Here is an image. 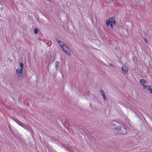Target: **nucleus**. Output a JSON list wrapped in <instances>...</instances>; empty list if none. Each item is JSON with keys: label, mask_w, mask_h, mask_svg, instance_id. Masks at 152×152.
Returning <instances> with one entry per match:
<instances>
[{"label": "nucleus", "mask_w": 152, "mask_h": 152, "mask_svg": "<svg viewBox=\"0 0 152 152\" xmlns=\"http://www.w3.org/2000/svg\"><path fill=\"white\" fill-rule=\"evenodd\" d=\"M60 64V63L58 61H56L55 63V65L56 66L55 67L56 68V70H57L58 69H59V65Z\"/></svg>", "instance_id": "9d476101"}, {"label": "nucleus", "mask_w": 152, "mask_h": 152, "mask_svg": "<svg viewBox=\"0 0 152 152\" xmlns=\"http://www.w3.org/2000/svg\"><path fill=\"white\" fill-rule=\"evenodd\" d=\"M34 32L35 34H37L38 32V30L37 29H35L34 30Z\"/></svg>", "instance_id": "ddd939ff"}, {"label": "nucleus", "mask_w": 152, "mask_h": 152, "mask_svg": "<svg viewBox=\"0 0 152 152\" xmlns=\"http://www.w3.org/2000/svg\"><path fill=\"white\" fill-rule=\"evenodd\" d=\"M115 122L118 124H120V123L119 122L115 120H113L109 121L108 124L110 125L111 126L113 127V129H114L116 130H121L122 132H125L126 131V129L124 128V127H123L122 129L121 130V126L120 125L117 126L115 124L113 123V122Z\"/></svg>", "instance_id": "f257e3e1"}, {"label": "nucleus", "mask_w": 152, "mask_h": 152, "mask_svg": "<svg viewBox=\"0 0 152 152\" xmlns=\"http://www.w3.org/2000/svg\"><path fill=\"white\" fill-rule=\"evenodd\" d=\"M23 64L22 62H20V69H18V71L21 70V71H23Z\"/></svg>", "instance_id": "1a4fd4ad"}, {"label": "nucleus", "mask_w": 152, "mask_h": 152, "mask_svg": "<svg viewBox=\"0 0 152 152\" xmlns=\"http://www.w3.org/2000/svg\"><path fill=\"white\" fill-rule=\"evenodd\" d=\"M128 70V68L126 66H123L121 68L122 73L124 74H126L127 73Z\"/></svg>", "instance_id": "423d86ee"}, {"label": "nucleus", "mask_w": 152, "mask_h": 152, "mask_svg": "<svg viewBox=\"0 0 152 152\" xmlns=\"http://www.w3.org/2000/svg\"><path fill=\"white\" fill-rule=\"evenodd\" d=\"M55 40L58 43L60 41V40L58 38L56 37L55 38Z\"/></svg>", "instance_id": "f8f14e48"}, {"label": "nucleus", "mask_w": 152, "mask_h": 152, "mask_svg": "<svg viewBox=\"0 0 152 152\" xmlns=\"http://www.w3.org/2000/svg\"><path fill=\"white\" fill-rule=\"evenodd\" d=\"M105 23L107 27L110 26L111 29H113V24L115 25L116 23V21L115 18L114 17L109 18L108 19L105 20Z\"/></svg>", "instance_id": "f03ea898"}, {"label": "nucleus", "mask_w": 152, "mask_h": 152, "mask_svg": "<svg viewBox=\"0 0 152 152\" xmlns=\"http://www.w3.org/2000/svg\"><path fill=\"white\" fill-rule=\"evenodd\" d=\"M62 74V77H63V74L62 73H61Z\"/></svg>", "instance_id": "f3484780"}, {"label": "nucleus", "mask_w": 152, "mask_h": 152, "mask_svg": "<svg viewBox=\"0 0 152 152\" xmlns=\"http://www.w3.org/2000/svg\"><path fill=\"white\" fill-rule=\"evenodd\" d=\"M58 45L61 47L62 48H63V47H64L65 45H66V44H65L63 42L60 41L59 42H58Z\"/></svg>", "instance_id": "6e6552de"}, {"label": "nucleus", "mask_w": 152, "mask_h": 152, "mask_svg": "<svg viewBox=\"0 0 152 152\" xmlns=\"http://www.w3.org/2000/svg\"><path fill=\"white\" fill-rule=\"evenodd\" d=\"M101 93L102 94V96L103 98V99L105 100L106 101L107 100V98L105 96V93L104 91L102 89H101L100 91Z\"/></svg>", "instance_id": "0eeeda50"}, {"label": "nucleus", "mask_w": 152, "mask_h": 152, "mask_svg": "<svg viewBox=\"0 0 152 152\" xmlns=\"http://www.w3.org/2000/svg\"><path fill=\"white\" fill-rule=\"evenodd\" d=\"M20 123L21 124H20V125L21 126H22L24 128V127L23 126V124L22 123H21L20 122Z\"/></svg>", "instance_id": "dca6fc26"}, {"label": "nucleus", "mask_w": 152, "mask_h": 152, "mask_svg": "<svg viewBox=\"0 0 152 152\" xmlns=\"http://www.w3.org/2000/svg\"><path fill=\"white\" fill-rule=\"evenodd\" d=\"M69 123L66 121H65L64 122H63V125L65 127L66 126V125H67L68 126L69 125Z\"/></svg>", "instance_id": "9b49d317"}, {"label": "nucleus", "mask_w": 152, "mask_h": 152, "mask_svg": "<svg viewBox=\"0 0 152 152\" xmlns=\"http://www.w3.org/2000/svg\"><path fill=\"white\" fill-rule=\"evenodd\" d=\"M62 49L66 54L68 56H70L71 55L69 49L66 45H65L64 47H63Z\"/></svg>", "instance_id": "20e7f679"}, {"label": "nucleus", "mask_w": 152, "mask_h": 152, "mask_svg": "<svg viewBox=\"0 0 152 152\" xmlns=\"http://www.w3.org/2000/svg\"><path fill=\"white\" fill-rule=\"evenodd\" d=\"M110 66L114 67H115L113 66V64H109Z\"/></svg>", "instance_id": "2eb2a0df"}, {"label": "nucleus", "mask_w": 152, "mask_h": 152, "mask_svg": "<svg viewBox=\"0 0 152 152\" xmlns=\"http://www.w3.org/2000/svg\"><path fill=\"white\" fill-rule=\"evenodd\" d=\"M143 39H144V41H145V42H146V43L148 42V39H146L145 38H143Z\"/></svg>", "instance_id": "4468645a"}, {"label": "nucleus", "mask_w": 152, "mask_h": 152, "mask_svg": "<svg viewBox=\"0 0 152 152\" xmlns=\"http://www.w3.org/2000/svg\"><path fill=\"white\" fill-rule=\"evenodd\" d=\"M20 125V123H18Z\"/></svg>", "instance_id": "a211bd4d"}, {"label": "nucleus", "mask_w": 152, "mask_h": 152, "mask_svg": "<svg viewBox=\"0 0 152 152\" xmlns=\"http://www.w3.org/2000/svg\"><path fill=\"white\" fill-rule=\"evenodd\" d=\"M18 69L16 70V73L18 76V78L19 80H21L23 78V71H18Z\"/></svg>", "instance_id": "39448f33"}, {"label": "nucleus", "mask_w": 152, "mask_h": 152, "mask_svg": "<svg viewBox=\"0 0 152 152\" xmlns=\"http://www.w3.org/2000/svg\"><path fill=\"white\" fill-rule=\"evenodd\" d=\"M147 81L143 79H142L140 80V84L143 87V88L144 89H146L149 91L152 94V86L147 85L145 86V83H148Z\"/></svg>", "instance_id": "7ed1b4c3"}]
</instances>
